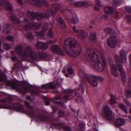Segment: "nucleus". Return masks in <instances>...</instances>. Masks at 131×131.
Returning <instances> with one entry per match:
<instances>
[{
    "instance_id": "7ed1b4c3",
    "label": "nucleus",
    "mask_w": 131,
    "mask_h": 131,
    "mask_svg": "<svg viewBox=\"0 0 131 131\" xmlns=\"http://www.w3.org/2000/svg\"><path fill=\"white\" fill-rule=\"evenodd\" d=\"M120 57L121 60L119 61L117 55H115L114 57L116 62L115 63L112 64L111 66V71L112 74L115 76L117 77L119 75L117 69L119 70L122 77V81L125 82L126 80V74L122 67L119 64L121 62L122 63H125L127 62L126 55L124 53L123 50L121 51Z\"/></svg>"
},
{
    "instance_id": "72a5a7b5",
    "label": "nucleus",
    "mask_w": 131,
    "mask_h": 131,
    "mask_svg": "<svg viewBox=\"0 0 131 131\" xmlns=\"http://www.w3.org/2000/svg\"><path fill=\"white\" fill-rule=\"evenodd\" d=\"M7 79V77L6 75H4L3 77H0V80L1 82H5Z\"/></svg>"
},
{
    "instance_id": "412c9836",
    "label": "nucleus",
    "mask_w": 131,
    "mask_h": 131,
    "mask_svg": "<svg viewBox=\"0 0 131 131\" xmlns=\"http://www.w3.org/2000/svg\"><path fill=\"white\" fill-rule=\"evenodd\" d=\"M4 7L8 10L12 11L13 10L12 7L9 3H7L5 5Z\"/></svg>"
},
{
    "instance_id": "0e129e2a",
    "label": "nucleus",
    "mask_w": 131,
    "mask_h": 131,
    "mask_svg": "<svg viewBox=\"0 0 131 131\" xmlns=\"http://www.w3.org/2000/svg\"><path fill=\"white\" fill-rule=\"evenodd\" d=\"M97 5L99 6H101V5L100 3L99 2H97Z\"/></svg>"
},
{
    "instance_id": "f03ea898",
    "label": "nucleus",
    "mask_w": 131,
    "mask_h": 131,
    "mask_svg": "<svg viewBox=\"0 0 131 131\" xmlns=\"http://www.w3.org/2000/svg\"><path fill=\"white\" fill-rule=\"evenodd\" d=\"M63 46L66 51L72 57H77L81 53V48L80 45L73 38H70L65 40Z\"/></svg>"
},
{
    "instance_id": "e433bc0d",
    "label": "nucleus",
    "mask_w": 131,
    "mask_h": 131,
    "mask_svg": "<svg viewBox=\"0 0 131 131\" xmlns=\"http://www.w3.org/2000/svg\"><path fill=\"white\" fill-rule=\"evenodd\" d=\"M48 45L46 43L43 42V44L42 45L41 48L45 49L48 48Z\"/></svg>"
},
{
    "instance_id": "a878e982",
    "label": "nucleus",
    "mask_w": 131,
    "mask_h": 131,
    "mask_svg": "<svg viewBox=\"0 0 131 131\" xmlns=\"http://www.w3.org/2000/svg\"><path fill=\"white\" fill-rule=\"evenodd\" d=\"M43 42H38L36 45V47L37 48H41Z\"/></svg>"
},
{
    "instance_id": "2eb2a0df",
    "label": "nucleus",
    "mask_w": 131,
    "mask_h": 131,
    "mask_svg": "<svg viewBox=\"0 0 131 131\" xmlns=\"http://www.w3.org/2000/svg\"><path fill=\"white\" fill-rule=\"evenodd\" d=\"M57 25L59 28L62 29L65 27V24L61 18H59L57 19Z\"/></svg>"
},
{
    "instance_id": "13d9d810",
    "label": "nucleus",
    "mask_w": 131,
    "mask_h": 131,
    "mask_svg": "<svg viewBox=\"0 0 131 131\" xmlns=\"http://www.w3.org/2000/svg\"><path fill=\"white\" fill-rule=\"evenodd\" d=\"M25 83L26 82H25L23 81L21 82V84L23 85H25Z\"/></svg>"
},
{
    "instance_id": "9b49d317",
    "label": "nucleus",
    "mask_w": 131,
    "mask_h": 131,
    "mask_svg": "<svg viewBox=\"0 0 131 131\" xmlns=\"http://www.w3.org/2000/svg\"><path fill=\"white\" fill-rule=\"evenodd\" d=\"M104 10L105 13L103 17L105 20H107L108 19V16L113 13V8L110 7H106Z\"/></svg>"
},
{
    "instance_id": "6e6552de",
    "label": "nucleus",
    "mask_w": 131,
    "mask_h": 131,
    "mask_svg": "<svg viewBox=\"0 0 131 131\" xmlns=\"http://www.w3.org/2000/svg\"><path fill=\"white\" fill-rule=\"evenodd\" d=\"M28 2L29 4L38 6L42 5L43 4L45 6H47L48 5V3L44 0H28Z\"/></svg>"
},
{
    "instance_id": "338daca9",
    "label": "nucleus",
    "mask_w": 131,
    "mask_h": 131,
    "mask_svg": "<svg viewBox=\"0 0 131 131\" xmlns=\"http://www.w3.org/2000/svg\"><path fill=\"white\" fill-rule=\"evenodd\" d=\"M1 1V0H0V6H1L2 4V3Z\"/></svg>"
},
{
    "instance_id": "69168bd1",
    "label": "nucleus",
    "mask_w": 131,
    "mask_h": 131,
    "mask_svg": "<svg viewBox=\"0 0 131 131\" xmlns=\"http://www.w3.org/2000/svg\"><path fill=\"white\" fill-rule=\"evenodd\" d=\"M47 25L46 26V27H45L44 26L43 27V29H44V30L45 29H47Z\"/></svg>"
},
{
    "instance_id": "aec40b11",
    "label": "nucleus",
    "mask_w": 131,
    "mask_h": 131,
    "mask_svg": "<svg viewBox=\"0 0 131 131\" xmlns=\"http://www.w3.org/2000/svg\"><path fill=\"white\" fill-rule=\"evenodd\" d=\"M26 87H24L22 89H19L18 90L21 91V92L24 93L30 90V86L28 85H26Z\"/></svg>"
},
{
    "instance_id": "3c124183",
    "label": "nucleus",
    "mask_w": 131,
    "mask_h": 131,
    "mask_svg": "<svg viewBox=\"0 0 131 131\" xmlns=\"http://www.w3.org/2000/svg\"><path fill=\"white\" fill-rule=\"evenodd\" d=\"M13 88L16 89H18V86H17L16 85H13Z\"/></svg>"
},
{
    "instance_id": "a19ab883",
    "label": "nucleus",
    "mask_w": 131,
    "mask_h": 131,
    "mask_svg": "<svg viewBox=\"0 0 131 131\" xmlns=\"http://www.w3.org/2000/svg\"><path fill=\"white\" fill-rule=\"evenodd\" d=\"M126 11L128 13H131V7H128L126 8Z\"/></svg>"
},
{
    "instance_id": "e2e57ef3",
    "label": "nucleus",
    "mask_w": 131,
    "mask_h": 131,
    "mask_svg": "<svg viewBox=\"0 0 131 131\" xmlns=\"http://www.w3.org/2000/svg\"><path fill=\"white\" fill-rule=\"evenodd\" d=\"M23 0H17L20 3H22L23 2Z\"/></svg>"
},
{
    "instance_id": "8fccbe9b",
    "label": "nucleus",
    "mask_w": 131,
    "mask_h": 131,
    "mask_svg": "<svg viewBox=\"0 0 131 131\" xmlns=\"http://www.w3.org/2000/svg\"><path fill=\"white\" fill-rule=\"evenodd\" d=\"M61 97L60 96H57L55 97V100H60V99Z\"/></svg>"
},
{
    "instance_id": "a18cd8bd",
    "label": "nucleus",
    "mask_w": 131,
    "mask_h": 131,
    "mask_svg": "<svg viewBox=\"0 0 131 131\" xmlns=\"http://www.w3.org/2000/svg\"><path fill=\"white\" fill-rule=\"evenodd\" d=\"M78 100L80 101V102H81L83 100V98L82 97H78Z\"/></svg>"
},
{
    "instance_id": "b1692460",
    "label": "nucleus",
    "mask_w": 131,
    "mask_h": 131,
    "mask_svg": "<svg viewBox=\"0 0 131 131\" xmlns=\"http://www.w3.org/2000/svg\"><path fill=\"white\" fill-rule=\"evenodd\" d=\"M85 4L84 2H78L74 3V5L75 7H81L84 6Z\"/></svg>"
},
{
    "instance_id": "393cba45",
    "label": "nucleus",
    "mask_w": 131,
    "mask_h": 131,
    "mask_svg": "<svg viewBox=\"0 0 131 131\" xmlns=\"http://www.w3.org/2000/svg\"><path fill=\"white\" fill-rule=\"evenodd\" d=\"M112 3L114 5H116L117 6H119L121 4L119 0H113Z\"/></svg>"
},
{
    "instance_id": "bb28decb",
    "label": "nucleus",
    "mask_w": 131,
    "mask_h": 131,
    "mask_svg": "<svg viewBox=\"0 0 131 131\" xmlns=\"http://www.w3.org/2000/svg\"><path fill=\"white\" fill-rule=\"evenodd\" d=\"M111 97L110 99L111 104H113L116 103V102L115 100V97L113 95H111Z\"/></svg>"
},
{
    "instance_id": "49530a36",
    "label": "nucleus",
    "mask_w": 131,
    "mask_h": 131,
    "mask_svg": "<svg viewBox=\"0 0 131 131\" xmlns=\"http://www.w3.org/2000/svg\"><path fill=\"white\" fill-rule=\"evenodd\" d=\"M65 130L66 131H70L71 128H70L69 127H66L65 128Z\"/></svg>"
},
{
    "instance_id": "20e7f679",
    "label": "nucleus",
    "mask_w": 131,
    "mask_h": 131,
    "mask_svg": "<svg viewBox=\"0 0 131 131\" xmlns=\"http://www.w3.org/2000/svg\"><path fill=\"white\" fill-rule=\"evenodd\" d=\"M86 77L89 83L93 87H96L98 85V81L103 80V79L99 76H96L94 75H86Z\"/></svg>"
},
{
    "instance_id": "c03bdc74",
    "label": "nucleus",
    "mask_w": 131,
    "mask_h": 131,
    "mask_svg": "<svg viewBox=\"0 0 131 131\" xmlns=\"http://www.w3.org/2000/svg\"><path fill=\"white\" fill-rule=\"evenodd\" d=\"M25 104L27 106L28 108H30L31 107V106H30L28 102H25Z\"/></svg>"
},
{
    "instance_id": "603ef678",
    "label": "nucleus",
    "mask_w": 131,
    "mask_h": 131,
    "mask_svg": "<svg viewBox=\"0 0 131 131\" xmlns=\"http://www.w3.org/2000/svg\"><path fill=\"white\" fill-rule=\"evenodd\" d=\"M81 91L82 93H83L84 92V89L83 87V86H82L81 88Z\"/></svg>"
},
{
    "instance_id": "2f4dec72",
    "label": "nucleus",
    "mask_w": 131,
    "mask_h": 131,
    "mask_svg": "<svg viewBox=\"0 0 131 131\" xmlns=\"http://www.w3.org/2000/svg\"><path fill=\"white\" fill-rule=\"evenodd\" d=\"M3 45L5 48L6 50H8L9 49L11 48L10 46L8 44L5 43L3 44Z\"/></svg>"
},
{
    "instance_id": "f3484780",
    "label": "nucleus",
    "mask_w": 131,
    "mask_h": 131,
    "mask_svg": "<svg viewBox=\"0 0 131 131\" xmlns=\"http://www.w3.org/2000/svg\"><path fill=\"white\" fill-rule=\"evenodd\" d=\"M16 50L17 53L20 55L22 57L23 52V48L22 46H17L15 48Z\"/></svg>"
},
{
    "instance_id": "4be33fe9",
    "label": "nucleus",
    "mask_w": 131,
    "mask_h": 131,
    "mask_svg": "<svg viewBox=\"0 0 131 131\" xmlns=\"http://www.w3.org/2000/svg\"><path fill=\"white\" fill-rule=\"evenodd\" d=\"M38 56L40 59L45 58L47 57V54L44 52H40L38 53Z\"/></svg>"
},
{
    "instance_id": "473e14b6",
    "label": "nucleus",
    "mask_w": 131,
    "mask_h": 131,
    "mask_svg": "<svg viewBox=\"0 0 131 131\" xmlns=\"http://www.w3.org/2000/svg\"><path fill=\"white\" fill-rule=\"evenodd\" d=\"M26 37L28 39H31L33 38V37L30 33H27L25 35Z\"/></svg>"
},
{
    "instance_id": "052dcab7",
    "label": "nucleus",
    "mask_w": 131,
    "mask_h": 131,
    "mask_svg": "<svg viewBox=\"0 0 131 131\" xmlns=\"http://www.w3.org/2000/svg\"><path fill=\"white\" fill-rule=\"evenodd\" d=\"M94 9L96 10H98L99 9V8L97 7H96V6H95L94 7Z\"/></svg>"
},
{
    "instance_id": "6e6d98bb",
    "label": "nucleus",
    "mask_w": 131,
    "mask_h": 131,
    "mask_svg": "<svg viewBox=\"0 0 131 131\" xmlns=\"http://www.w3.org/2000/svg\"><path fill=\"white\" fill-rule=\"evenodd\" d=\"M26 99L28 100H30V97L29 96H27L26 97Z\"/></svg>"
},
{
    "instance_id": "ddd939ff",
    "label": "nucleus",
    "mask_w": 131,
    "mask_h": 131,
    "mask_svg": "<svg viewBox=\"0 0 131 131\" xmlns=\"http://www.w3.org/2000/svg\"><path fill=\"white\" fill-rule=\"evenodd\" d=\"M60 6L59 4H54L51 8V12L53 15L56 14L57 11L60 9Z\"/></svg>"
},
{
    "instance_id": "79ce46f5",
    "label": "nucleus",
    "mask_w": 131,
    "mask_h": 131,
    "mask_svg": "<svg viewBox=\"0 0 131 131\" xmlns=\"http://www.w3.org/2000/svg\"><path fill=\"white\" fill-rule=\"evenodd\" d=\"M16 107L17 108L19 109H22L23 108V107L21 105H16Z\"/></svg>"
},
{
    "instance_id": "f257e3e1",
    "label": "nucleus",
    "mask_w": 131,
    "mask_h": 131,
    "mask_svg": "<svg viewBox=\"0 0 131 131\" xmlns=\"http://www.w3.org/2000/svg\"><path fill=\"white\" fill-rule=\"evenodd\" d=\"M85 56L87 58L91 61V64L95 70L100 72L104 70L106 62L102 52L96 49H89Z\"/></svg>"
},
{
    "instance_id": "bf43d9fd",
    "label": "nucleus",
    "mask_w": 131,
    "mask_h": 131,
    "mask_svg": "<svg viewBox=\"0 0 131 131\" xmlns=\"http://www.w3.org/2000/svg\"><path fill=\"white\" fill-rule=\"evenodd\" d=\"M115 18H117L118 17V13H116V15L114 16Z\"/></svg>"
},
{
    "instance_id": "9d476101",
    "label": "nucleus",
    "mask_w": 131,
    "mask_h": 131,
    "mask_svg": "<svg viewBox=\"0 0 131 131\" xmlns=\"http://www.w3.org/2000/svg\"><path fill=\"white\" fill-rule=\"evenodd\" d=\"M117 39L114 36H112L109 37L107 41L108 46L112 47H114L116 44Z\"/></svg>"
},
{
    "instance_id": "680f3d73",
    "label": "nucleus",
    "mask_w": 131,
    "mask_h": 131,
    "mask_svg": "<svg viewBox=\"0 0 131 131\" xmlns=\"http://www.w3.org/2000/svg\"><path fill=\"white\" fill-rule=\"evenodd\" d=\"M129 58L130 59V66H131V55L130 56Z\"/></svg>"
},
{
    "instance_id": "5701e85b",
    "label": "nucleus",
    "mask_w": 131,
    "mask_h": 131,
    "mask_svg": "<svg viewBox=\"0 0 131 131\" xmlns=\"http://www.w3.org/2000/svg\"><path fill=\"white\" fill-rule=\"evenodd\" d=\"M119 107L126 113H127V109L125 105L122 104H120L119 105Z\"/></svg>"
},
{
    "instance_id": "5fc2aeb1",
    "label": "nucleus",
    "mask_w": 131,
    "mask_h": 131,
    "mask_svg": "<svg viewBox=\"0 0 131 131\" xmlns=\"http://www.w3.org/2000/svg\"><path fill=\"white\" fill-rule=\"evenodd\" d=\"M45 104L46 105H50V103L49 101H46Z\"/></svg>"
},
{
    "instance_id": "6ab92c4d",
    "label": "nucleus",
    "mask_w": 131,
    "mask_h": 131,
    "mask_svg": "<svg viewBox=\"0 0 131 131\" xmlns=\"http://www.w3.org/2000/svg\"><path fill=\"white\" fill-rule=\"evenodd\" d=\"M42 87L43 89H46L48 87L52 89H54L56 88L55 86L52 83H49L48 84L43 85Z\"/></svg>"
},
{
    "instance_id": "ea45409f",
    "label": "nucleus",
    "mask_w": 131,
    "mask_h": 131,
    "mask_svg": "<svg viewBox=\"0 0 131 131\" xmlns=\"http://www.w3.org/2000/svg\"><path fill=\"white\" fill-rule=\"evenodd\" d=\"M14 38L12 37L9 36L7 37V39L10 41H12Z\"/></svg>"
},
{
    "instance_id": "0eeeda50",
    "label": "nucleus",
    "mask_w": 131,
    "mask_h": 131,
    "mask_svg": "<svg viewBox=\"0 0 131 131\" xmlns=\"http://www.w3.org/2000/svg\"><path fill=\"white\" fill-rule=\"evenodd\" d=\"M73 31L76 33L77 35L81 39L86 38L88 37L87 33L82 29H79L74 26L73 28Z\"/></svg>"
},
{
    "instance_id": "cd10ccee",
    "label": "nucleus",
    "mask_w": 131,
    "mask_h": 131,
    "mask_svg": "<svg viewBox=\"0 0 131 131\" xmlns=\"http://www.w3.org/2000/svg\"><path fill=\"white\" fill-rule=\"evenodd\" d=\"M67 70L68 72L71 74H73L74 72L72 69V68L71 67L69 66L67 68Z\"/></svg>"
},
{
    "instance_id": "39448f33",
    "label": "nucleus",
    "mask_w": 131,
    "mask_h": 131,
    "mask_svg": "<svg viewBox=\"0 0 131 131\" xmlns=\"http://www.w3.org/2000/svg\"><path fill=\"white\" fill-rule=\"evenodd\" d=\"M27 57H30L34 61L37 58L36 53L29 47L26 48L22 54V57L26 58Z\"/></svg>"
},
{
    "instance_id": "864d4df0",
    "label": "nucleus",
    "mask_w": 131,
    "mask_h": 131,
    "mask_svg": "<svg viewBox=\"0 0 131 131\" xmlns=\"http://www.w3.org/2000/svg\"><path fill=\"white\" fill-rule=\"evenodd\" d=\"M63 99L65 100H67L68 99V96H65L63 97Z\"/></svg>"
},
{
    "instance_id": "37998d69",
    "label": "nucleus",
    "mask_w": 131,
    "mask_h": 131,
    "mask_svg": "<svg viewBox=\"0 0 131 131\" xmlns=\"http://www.w3.org/2000/svg\"><path fill=\"white\" fill-rule=\"evenodd\" d=\"M65 92L66 93H71L72 91L71 90L68 89L66 90Z\"/></svg>"
},
{
    "instance_id": "423d86ee",
    "label": "nucleus",
    "mask_w": 131,
    "mask_h": 131,
    "mask_svg": "<svg viewBox=\"0 0 131 131\" xmlns=\"http://www.w3.org/2000/svg\"><path fill=\"white\" fill-rule=\"evenodd\" d=\"M104 113L105 118L108 120H112L113 119V112L110 107L108 106H104L103 107Z\"/></svg>"
},
{
    "instance_id": "c756f323",
    "label": "nucleus",
    "mask_w": 131,
    "mask_h": 131,
    "mask_svg": "<svg viewBox=\"0 0 131 131\" xmlns=\"http://www.w3.org/2000/svg\"><path fill=\"white\" fill-rule=\"evenodd\" d=\"M48 34L50 37H52L54 36V34L51 30L50 28L48 31Z\"/></svg>"
},
{
    "instance_id": "7c9ffc66",
    "label": "nucleus",
    "mask_w": 131,
    "mask_h": 131,
    "mask_svg": "<svg viewBox=\"0 0 131 131\" xmlns=\"http://www.w3.org/2000/svg\"><path fill=\"white\" fill-rule=\"evenodd\" d=\"M10 18L13 20H15V21L18 24L20 23V21L19 20L16 19L13 15L11 16Z\"/></svg>"
},
{
    "instance_id": "4468645a",
    "label": "nucleus",
    "mask_w": 131,
    "mask_h": 131,
    "mask_svg": "<svg viewBox=\"0 0 131 131\" xmlns=\"http://www.w3.org/2000/svg\"><path fill=\"white\" fill-rule=\"evenodd\" d=\"M126 122L125 119L120 117L116 119V125L117 127L121 126L125 124Z\"/></svg>"
},
{
    "instance_id": "1a4fd4ad",
    "label": "nucleus",
    "mask_w": 131,
    "mask_h": 131,
    "mask_svg": "<svg viewBox=\"0 0 131 131\" xmlns=\"http://www.w3.org/2000/svg\"><path fill=\"white\" fill-rule=\"evenodd\" d=\"M29 15L30 16H28V18L29 19L31 20H34L36 16L38 20L39 21L42 19L43 16L42 13H32L30 12H29Z\"/></svg>"
},
{
    "instance_id": "de8ad7c7",
    "label": "nucleus",
    "mask_w": 131,
    "mask_h": 131,
    "mask_svg": "<svg viewBox=\"0 0 131 131\" xmlns=\"http://www.w3.org/2000/svg\"><path fill=\"white\" fill-rule=\"evenodd\" d=\"M10 26V24H6L4 25V27L5 28H8V27L9 26Z\"/></svg>"
},
{
    "instance_id": "c85d7f7f",
    "label": "nucleus",
    "mask_w": 131,
    "mask_h": 131,
    "mask_svg": "<svg viewBox=\"0 0 131 131\" xmlns=\"http://www.w3.org/2000/svg\"><path fill=\"white\" fill-rule=\"evenodd\" d=\"M126 95L128 97H131V90H128L126 92Z\"/></svg>"
},
{
    "instance_id": "a211bd4d",
    "label": "nucleus",
    "mask_w": 131,
    "mask_h": 131,
    "mask_svg": "<svg viewBox=\"0 0 131 131\" xmlns=\"http://www.w3.org/2000/svg\"><path fill=\"white\" fill-rule=\"evenodd\" d=\"M96 37V33H92L90 36V41L93 42H95L97 41Z\"/></svg>"
},
{
    "instance_id": "4c0bfd02",
    "label": "nucleus",
    "mask_w": 131,
    "mask_h": 131,
    "mask_svg": "<svg viewBox=\"0 0 131 131\" xmlns=\"http://www.w3.org/2000/svg\"><path fill=\"white\" fill-rule=\"evenodd\" d=\"M58 114L60 116L62 117L64 115V112L63 111H60L58 112Z\"/></svg>"
},
{
    "instance_id": "58836bf2",
    "label": "nucleus",
    "mask_w": 131,
    "mask_h": 131,
    "mask_svg": "<svg viewBox=\"0 0 131 131\" xmlns=\"http://www.w3.org/2000/svg\"><path fill=\"white\" fill-rule=\"evenodd\" d=\"M37 118H38L39 119L41 120V121H43L44 116L43 115H39L38 117H37Z\"/></svg>"
},
{
    "instance_id": "09e8293b",
    "label": "nucleus",
    "mask_w": 131,
    "mask_h": 131,
    "mask_svg": "<svg viewBox=\"0 0 131 131\" xmlns=\"http://www.w3.org/2000/svg\"><path fill=\"white\" fill-rule=\"evenodd\" d=\"M128 84L129 86L131 87V78L129 80Z\"/></svg>"
},
{
    "instance_id": "774afa93",
    "label": "nucleus",
    "mask_w": 131,
    "mask_h": 131,
    "mask_svg": "<svg viewBox=\"0 0 131 131\" xmlns=\"http://www.w3.org/2000/svg\"><path fill=\"white\" fill-rule=\"evenodd\" d=\"M128 117L129 119L131 121V116H129Z\"/></svg>"
},
{
    "instance_id": "c9c22d12",
    "label": "nucleus",
    "mask_w": 131,
    "mask_h": 131,
    "mask_svg": "<svg viewBox=\"0 0 131 131\" xmlns=\"http://www.w3.org/2000/svg\"><path fill=\"white\" fill-rule=\"evenodd\" d=\"M105 31L108 34H110L112 31L111 29L110 28H106L105 29Z\"/></svg>"
},
{
    "instance_id": "dca6fc26",
    "label": "nucleus",
    "mask_w": 131,
    "mask_h": 131,
    "mask_svg": "<svg viewBox=\"0 0 131 131\" xmlns=\"http://www.w3.org/2000/svg\"><path fill=\"white\" fill-rule=\"evenodd\" d=\"M71 22L73 24H76L79 22L78 19L76 14L73 13L72 14Z\"/></svg>"
},
{
    "instance_id": "f8f14e48",
    "label": "nucleus",
    "mask_w": 131,
    "mask_h": 131,
    "mask_svg": "<svg viewBox=\"0 0 131 131\" xmlns=\"http://www.w3.org/2000/svg\"><path fill=\"white\" fill-rule=\"evenodd\" d=\"M51 49L54 52L58 54L64 56V54L63 51H62L57 46L54 45L51 47Z\"/></svg>"
},
{
    "instance_id": "4d7b16f0",
    "label": "nucleus",
    "mask_w": 131,
    "mask_h": 131,
    "mask_svg": "<svg viewBox=\"0 0 131 131\" xmlns=\"http://www.w3.org/2000/svg\"><path fill=\"white\" fill-rule=\"evenodd\" d=\"M24 20L25 23H27L28 22V20L26 18H24Z\"/></svg>"
},
{
    "instance_id": "f704fd0d",
    "label": "nucleus",
    "mask_w": 131,
    "mask_h": 131,
    "mask_svg": "<svg viewBox=\"0 0 131 131\" xmlns=\"http://www.w3.org/2000/svg\"><path fill=\"white\" fill-rule=\"evenodd\" d=\"M124 101L125 103L128 106H130L131 104L130 103L126 98L124 100Z\"/></svg>"
}]
</instances>
